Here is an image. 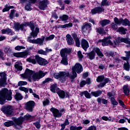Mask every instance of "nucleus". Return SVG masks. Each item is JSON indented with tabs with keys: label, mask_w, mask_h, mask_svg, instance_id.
<instances>
[{
	"label": "nucleus",
	"mask_w": 130,
	"mask_h": 130,
	"mask_svg": "<svg viewBox=\"0 0 130 130\" xmlns=\"http://www.w3.org/2000/svg\"><path fill=\"white\" fill-rule=\"evenodd\" d=\"M27 26H29L32 31V32H30V35L27 37L28 42H29V43H33L34 44H40V45H43L44 37L42 39L38 38L36 40L31 39H32V38H36V37H37V35H38V33H39V28L36 27V24H35L33 21L24 22L23 24H20V23H16L14 25V29L15 31H19V30L25 31L24 26L27 27Z\"/></svg>",
	"instance_id": "f257e3e1"
},
{
	"label": "nucleus",
	"mask_w": 130,
	"mask_h": 130,
	"mask_svg": "<svg viewBox=\"0 0 130 130\" xmlns=\"http://www.w3.org/2000/svg\"><path fill=\"white\" fill-rule=\"evenodd\" d=\"M67 77L70 78L71 80V82H74V80L76 79L77 77V72L72 70V72L70 74L69 72H59L55 78L59 79L61 83H64L67 80Z\"/></svg>",
	"instance_id": "f03ea898"
},
{
	"label": "nucleus",
	"mask_w": 130,
	"mask_h": 130,
	"mask_svg": "<svg viewBox=\"0 0 130 130\" xmlns=\"http://www.w3.org/2000/svg\"><path fill=\"white\" fill-rule=\"evenodd\" d=\"M12 90L3 88L0 91V104L3 105L6 103V100L11 101L12 99Z\"/></svg>",
	"instance_id": "7ed1b4c3"
},
{
	"label": "nucleus",
	"mask_w": 130,
	"mask_h": 130,
	"mask_svg": "<svg viewBox=\"0 0 130 130\" xmlns=\"http://www.w3.org/2000/svg\"><path fill=\"white\" fill-rule=\"evenodd\" d=\"M26 60L27 61H28V62H31L34 64H36V62H38L40 66H46V64H48V61H47L46 59L43 58L38 55H36L35 58H33V57H30L27 58Z\"/></svg>",
	"instance_id": "20e7f679"
},
{
	"label": "nucleus",
	"mask_w": 130,
	"mask_h": 130,
	"mask_svg": "<svg viewBox=\"0 0 130 130\" xmlns=\"http://www.w3.org/2000/svg\"><path fill=\"white\" fill-rule=\"evenodd\" d=\"M96 52V53H95ZM96 54L100 56V57H103L104 56V55L102 53V52L100 50V49L97 47H94L93 48V50L89 53H87L86 55L87 57L89 58V59H90V60H93L94 58H95V56Z\"/></svg>",
	"instance_id": "39448f33"
},
{
	"label": "nucleus",
	"mask_w": 130,
	"mask_h": 130,
	"mask_svg": "<svg viewBox=\"0 0 130 130\" xmlns=\"http://www.w3.org/2000/svg\"><path fill=\"white\" fill-rule=\"evenodd\" d=\"M30 118H32V116L30 115H29V114H27L24 117H20L17 119H15L14 120V121H15V124L14 125L15 127L17 128H19V127L22 128V124H23L24 120H28V119H30Z\"/></svg>",
	"instance_id": "423d86ee"
},
{
	"label": "nucleus",
	"mask_w": 130,
	"mask_h": 130,
	"mask_svg": "<svg viewBox=\"0 0 130 130\" xmlns=\"http://www.w3.org/2000/svg\"><path fill=\"white\" fill-rule=\"evenodd\" d=\"M47 74V72H43V71L40 70L39 72L34 73L32 76V79L34 82L39 81L40 79H42Z\"/></svg>",
	"instance_id": "0eeeda50"
},
{
	"label": "nucleus",
	"mask_w": 130,
	"mask_h": 130,
	"mask_svg": "<svg viewBox=\"0 0 130 130\" xmlns=\"http://www.w3.org/2000/svg\"><path fill=\"white\" fill-rule=\"evenodd\" d=\"M114 21L117 25H121L122 24L123 26H130L129 21L126 18L123 20L122 18L118 19L117 17H115L114 18Z\"/></svg>",
	"instance_id": "6e6552de"
},
{
	"label": "nucleus",
	"mask_w": 130,
	"mask_h": 130,
	"mask_svg": "<svg viewBox=\"0 0 130 130\" xmlns=\"http://www.w3.org/2000/svg\"><path fill=\"white\" fill-rule=\"evenodd\" d=\"M92 26L91 23L85 22L81 27V30L83 34L89 33V31L91 30Z\"/></svg>",
	"instance_id": "1a4fd4ad"
},
{
	"label": "nucleus",
	"mask_w": 130,
	"mask_h": 130,
	"mask_svg": "<svg viewBox=\"0 0 130 130\" xmlns=\"http://www.w3.org/2000/svg\"><path fill=\"white\" fill-rule=\"evenodd\" d=\"M2 111L5 114L12 115V114H13V108L12 106H4L2 108Z\"/></svg>",
	"instance_id": "9d476101"
},
{
	"label": "nucleus",
	"mask_w": 130,
	"mask_h": 130,
	"mask_svg": "<svg viewBox=\"0 0 130 130\" xmlns=\"http://www.w3.org/2000/svg\"><path fill=\"white\" fill-rule=\"evenodd\" d=\"M34 106H35V102L33 101H29L26 103L25 108L27 110V111L32 112V111H33Z\"/></svg>",
	"instance_id": "9b49d317"
},
{
	"label": "nucleus",
	"mask_w": 130,
	"mask_h": 130,
	"mask_svg": "<svg viewBox=\"0 0 130 130\" xmlns=\"http://www.w3.org/2000/svg\"><path fill=\"white\" fill-rule=\"evenodd\" d=\"M71 52L72 49L70 48H65L60 50V54L61 57H68V54L71 53Z\"/></svg>",
	"instance_id": "f8f14e48"
},
{
	"label": "nucleus",
	"mask_w": 130,
	"mask_h": 130,
	"mask_svg": "<svg viewBox=\"0 0 130 130\" xmlns=\"http://www.w3.org/2000/svg\"><path fill=\"white\" fill-rule=\"evenodd\" d=\"M104 11H105L104 8L102 7H98L92 9L91 13L92 15H95L96 14H101V13H103Z\"/></svg>",
	"instance_id": "ddd939ff"
},
{
	"label": "nucleus",
	"mask_w": 130,
	"mask_h": 130,
	"mask_svg": "<svg viewBox=\"0 0 130 130\" xmlns=\"http://www.w3.org/2000/svg\"><path fill=\"white\" fill-rule=\"evenodd\" d=\"M72 70L74 72H76L77 74H81L83 72V66L79 63H77L74 67H72Z\"/></svg>",
	"instance_id": "4468645a"
},
{
	"label": "nucleus",
	"mask_w": 130,
	"mask_h": 130,
	"mask_svg": "<svg viewBox=\"0 0 130 130\" xmlns=\"http://www.w3.org/2000/svg\"><path fill=\"white\" fill-rule=\"evenodd\" d=\"M49 4V2H48V0H43L41 2H40L39 4V9L40 10H42L43 11H44L46 8H47V5Z\"/></svg>",
	"instance_id": "2eb2a0df"
},
{
	"label": "nucleus",
	"mask_w": 130,
	"mask_h": 130,
	"mask_svg": "<svg viewBox=\"0 0 130 130\" xmlns=\"http://www.w3.org/2000/svg\"><path fill=\"white\" fill-rule=\"evenodd\" d=\"M34 74V72L29 69H26L25 73L21 75L22 78L27 79L28 78H31V76Z\"/></svg>",
	"instance_id": "dca6fc26"
},
{
	"label": "nucleus",
	"mask_w": 130,
	"mask_h": 130,
	"mask_svg": "<svg viewBox=\"0 0 130 130\" xmlns=\"http://www.w3.org/2000/svg\"><path fill=\"white\" fill-rule=\"evenodd\" d=\"M14 56L15 57H23V58H26L28 55H29L28 51H25L22 52H18V53H14Z\"/></svg>",
	"instance_id": "f3484780"
},
{
	"label": "nucleus",
	"mask_w": 130,
	"mask_h": 130,
	"mask_svg": "<svg viewBox=\"0 0 130 130\" xmlns=\"http://www.w3.org/2000/svg\"><path fill=\"white\" fill-rule=\"evenodd\" d=\"M0 86L1 87H4L5 86V83H6V80H7V75L5 72L0 73Z\"/></svg>",
	"instance_id": "a211bd4d"
},
{
	"label": "nucleus",
	"mask_w": 130,
	"mask_h": 130,
	"mask_svg": "<svg viewBox=\"0 0 130 130\" xmlns=\"http://www.w3.org/2000/svg\"><path fill=\"white\" fill-rule=\"evenodd\" d=\"M50 111L52 112L54 117H61L62 115V114L59 112V111L56 108H51L50 109Z\"/></svg>",
	"instance_id": "6ab92c4d"
},
{
	"label": "nucleus",
	"mask_w": 130,
	"mask_h": 130,
	"mask_svg": "<svg viewBox=\"0 0 130 130\" xmlns=\"http://www.w3.org/2000/svg\"><path fill=\"white\" fill-rule=\"evenodd\" d=\"M15 119H18L17 118H13V121H9L5 122L4 123V125L5 126H7V127H9V126H12V125H13V127L14 128H16L17 129H21V127L17 128L16 126H15V124H16V122L15 121Z\"/></svg>",
	"instance_id": "aec40b11"
},
{
	"label": "nucleus",
	"mask_w": 130,
	"mask_h": 130,
	"mask_svg": "<svg viewBox=\"0 0 130 130\" xmlns=\"http://www.w3.org/2000/svg\"><path fill=\"white\" fill-rule=\"evenodd\" d=\"M57 94H58L59 97L61 98V99H64V98H68L70 96V94L69 92H64L63 90H59L57 92Z\"/></svg>",
	"instance_id": "412c9836"
},
{
	"label": "nucleus",
	"mask_w": 130,
	"mask_h": 130,
	"mask_svg": "<svg viewBox=\"0 0 130 130\" xmlns=\"http://www.w3.org/2000/svg\"><path fill=\"white\" fill-rule=\"evenodd\" d=\"M66 38L68 45H74L75 44V41L72 37V36H71L70 34H68L66 36Z\"/></svg>",
	"instance_id": "4be33fe9"
},
{
	"label": "nucleus",
	"mask_w": 130,
	"mask_h": 130,
	"mask_svg": "<svg viewBox=\"0 0 130 130\" xmlns=\"http://www.w3.org/2000/svg\"><path fill=\"white\" fill-rule=\"evenodd\" d=\"M81 46L84 50H87L89 48V43L85 39H82L81 41Z\"/></svg>",
	"instance_id": "5701e85b"
},
{
	"label": "nucleus",
	"mask_w": 130,
	"mask_h": 130,
	"mask_svg": "<svg viewBox=\"0 0 130 130\" xmlns=\"http://www.w3.org/2000/svg\"><path fill=\"white\" fill-rule=\"evenodd\" d=\"M2 34H7L8 35H13V31L11 28L3 29L1 30Z\"/></svg>",
	"instance_id": "b1692460"
},
{
	"label": "nucleus",
	"mask_w": 130,
	"mask_h": 130,
	"mask_svg": "<svg viewBox=\"0 0 130 130\" xmlns=\"http://www.w3.org/2000/svg\"><path fill=\"white\" fill-rule=\"evenodd\" d=\"M124 53H125V57L122 56L121 57V59H123V60H125L126 61H128L129 60L130 58V50L125 51Z\"/></svg>",
	"instance_id": "393cba45"
},
{
	"label": "nucleus",
	"mask_w": 130,
	"mask_h": 130,
	"mask_svg": "<svg viewBox=\"0 0 130 130\" xmlns=\"http://www.w3.org/2000/svg\"><path fill=\"white\" fill-rule=\"evenodd\" d=\"M129 87H128V85H125L123 86V92L126 96H128L129 95Z\"/></svg>",
	"instance_id": "a878e982"
},
{
	"label": "nucleus",
	"mask_w": 130,
	"mask_h": 130,
	"mask_svg": "<svg viewBox=\"0 0 130 130\" xmlns=\"http://www.w3.org/2000/svg\"><path fill=\"white\" fill-rule=\"evenodd\" d=\"M14 68L16 69L17 71H22L23 67H22V63L20 61H17L15 62Z\"/></svg>",
	"instance_id": "bb28decb"
},
{
	"label": "nucleus",
	"mask_w": 130,
	"mask_h": 130,
	"mask_svg": "<svg viewBox=\"0 0 130 130\" xmlns=\"http://www.w3.org/2000/svg\"><path fill=\"white\" fill-rule=\"evenodd\" d=\"M91 94L94 97H99L102 95V90H98L95 91H92Z\"/></svg>",
	"instance_id": "cd10ccee"
},
{
	"label": "nucleus",
	"mask_w": 130,
	"mask_h": 130,
	"mask_svg": "<svg viewBox=\"0 0 130 130\" xmlns=\"http://www.w3.org/2000/svg\"><path fill=\"white\" fill-rule=\"evenodd\" d=\"M70 27H73V23L72 22L64 25H59L58 26V28H63V29H65V28H70Z\"/></svg>",
	"instance_id": "c85d7f7f"
},
{
	"label": "nucleus",
	"mask_w": 130,
	"mask_h": 130,
	"mask_svg": "<svg viewBox=\"0 0 130 130\" xmlns=\"http://www.w3.org/2000/svg\"><path fill=\"white\" fill-rule=\"evenodd\" d=\"M109 23H110V20L108 19H105L100 22V23L102 26V27H104L106 26V25H108Z\"/></svg>",
	"instance_id": "c756f323"
},
{
	"label": "nucleus",
	"mask_w": 130,
	"mask_h": 130,
	"mask_svg": "<svg viewBox=\"0 0 130 130\" xmlns=\"http://www.w3.org/2000/svg\"><path fill=\"white\" fill-rule=\"evenodd\" d=\"M58 88H57V84H54L50 86V91L52 92V93H56V90H57Z\"/></svg>",
	"instance_id": "7c9ffc66"
},
{
	"label": "nucleus",
	"mask_w": 130,
	"mask_h": 130,
	"mask_svg": "<svg viewBox=\"0 0 130 130\" xmlns=\"http://www.w3.org/2000/svg\"><path fill=\"white\" fill-rule=\"evenodd\" d=\"M80 95L81 96H84V95L86 98H87L88 99H91V95H90V93L88 92L87 91H84L83 92H81Z\"/></svg>",
	"instance_id": "2f4dec72"
},
{
	"label": "nucleus",
	"mask_w": 130,
	"mask_h": 130,
	"mask_svg": "<svg viewBox=\"0 0 130 130\" xmlns=\"http://www.w3.org/2000/svg\"><path fill=\"white\" fill-rule=\"evenodd\" d=\"M14 98L16 100H22L23 99V96L19 92H17L14 95Z\"/></svg>",
	"instance_id": "473e14b6"
},
{
	"label": "nucleus",
	"mask_w": 130,
	"mask_h": 130,
	"mask_svg": "<svg viewBox=\"0 0 130 130\" xmlns=\"http://www.w3.org/2000/svg\"><path fill=\"white\" fill-rule=\"evenodd\" d=\"M61 63L64 64V66H68V57H62V60H61Z\"/></svg>",
	"instance_id": "72a5a7b5"
},
{
	"label": "nucleus",
	"mask_w": 130,
	"mask_h": 130,
	"mask_svg": "<svg viewBox=\"0 0 130 130\" xmlns=\"http://www.w3.org/2000/svg\"><path fill=\"white\" fill-rule=\"evenodd\" d=\"M53 81V79H52V78H47L45 79L44 81H43L42 82V84L45 85V84H46L47 83H49V82H52Z\"/></svg>",
	"instance_id": "f704fd0d"
},
{
	"label": "nucleus",
	"mask_w": 130,
	"mask_h": 130,
	"mask_svg": "<svg viewBox=\"0 0 130 130\" xmlns=\"http://www.w3.org/2000/svg\"><path fill=\"white\" fill-rule=\"evenodd\" d=\"M59 19L62 21H67V20H69V16L67 15H63L59 17Z\"/></svg>",
	"instance_id": "c9c22d12"
},
{
	"label": "nucleus",
	"mask_w": 130,
	"mask_h": 130,
	"mask_svg": "<svg viewBox=\"0 0 130 130\" xmlns=\"http://www.w3.org/2000/svg\"><path fill=\"white\" fill-rule=\"evenodd\" d=\"M83 128V127L80 126H71L70 127V130H81Z\"/></svg>",
	"instance_id": "e433bc0d"
},
{
	"label": "nucleus",
	"mask_w": 130,
	"mask_h": 130,
	"mask_svg": "<svg viewBox=\"0 0 130 130\" xmlns=\"http://www.w3.org/2000/svg\"><path fill=\"white\" fill-rule=\"evenodd\" d=\"M19 90H20V91H23V92H25V94H27V93L29 92V89L22 86L19 87Z\"/></svg>",
	"instance_id": "4c0bfd02"
},
{
	"label": "nucleus",
	"mask_w": 130,
	"mask_h": 130,
	"mask_svg": "<svg viewBox=\"0 0 130 130\" xmlns=\"http://www.w3.org/2000/svg\"><path fill=\"white\" fill-rule=\"evenodd\" d=\"M123 68L125 71H129V63L127 61V63H125L123 65Z\"/></svg>",
	"instance_id": "58836bf2"
},
{
	"label": "nucleus",
	"mask_w": 130,
	"mask_h": 130,
	"mask_svg": "<svg viewBox=\"0 0 130 130\" xmlns=\"http://www.w3.org/2000/svg\"><path fill=\"white\" fill-rule=\"evenodd\" d=\"M110 100L113 105H118V103L114 99V98H111Z\"/></svg>",
	"instance_id": "ea45409f"
},
{
	"label": "nucleus",
	"mask_w": 130,
	"mask_h": 130,
	"mask_svg": "<svg viewBox=\"0 0 130 130\" xmlns=\"http://www.w3.org/2000/svg\"><path fill=\"white\" fill-rule=\"evenodd\" d=\"M105 79V77L103 75H101L99 77H98L97 79H96V81L97 82H102L103 81V80H104Z\"/></svg>",
	"instance_id": "a19ab883"
},
{
	"label": "nucleus",
	"mask_w": 130,
	"mask_h": 130,
	"mask_svg": "<svg viewBox=\"0 0 130 130\" xmlns=\"http://www.w3.org/2000/svg\"><path fill=\"white\" fill-rule=\"evenodd\" d=\"M49 103H50V101L48 99H46L43 102V106L45 107L47 105H49Z\"/></svg>",
	"instance_id": "79ce46f5"
},
{
	"label": "nucleus",
	"mask_w": 130,
	"mask_h": 130,
	"mask_svg": "<svg viewBox=\"0 0 130 130\" xmlns=\"http://www.w3.org/2000/svg\"><path fill=\"white\" fill-rule=\"evenodd\" d=\"M27 84H28V83L26 81H20L18 82V86L20 87L21 86H25V85H27Z\"/></svg>",
	"instance_id": "37998d69"
},
{
	"label": "nucleus",
	"mask_w": 130,
	"mask_h": 130,
	"mask_svg": "<svg viewBox=\"0 0 130 130\" xmlns=\"http://www.w3.org/2000/svg\"><path fill=\"white\" fill-rule=\"evenodd\" d=\"M25 9L26 11H31L32 10V8H31V3H28L25 6Z\"/></svg>",
	"instance_id": "c03bdc74"
},
{
	"label": "nucleus",
	"mask_w": 130,
	"mask_h": 130,
	"mask_svg": "<svg viewBox=\"0 0 130 130\" xmlns=\"http://www.w3.org/2000/svg\"><path fill=\"white\" fill-rule=\"evenodd\" d=\"M111 28L113 29V30H116L118 28L117 24H116V23H112L111 24Z\"/></svg>",
	"instance_id": "a18cd8bd"
},
{
	"label": "nucleus",
	"mask_w": 130,
	"mask_h": 130,
	"mask_svg": "<svg viewBox=\"0 0 130 130\" xmlns=\"http://www.w3.org/2000/svg\"><path fill=\"white\" fill-rule=\"evenodd\" d=\"M125 30L126 29L123 28V27L119 28V32H121V34H123V35L126 34V32H125Z\"/></svg>",
	"instance_id": "49530a36"
},
{
	"label": "nucleus",
	"mask_w": 130,
	"mask_h": 130,
	"mask_svg": "<svg viewBox=\"0 0 130 130\" xmlns=\"http://www.w3.org/2000/svg\"><path fill=\"white\" fill-rule=\"evenodd\" d=\"M26 48L24 46H17L15 47V50L20 51L21 49H25Z\"/></svg>",
	"instance_id": "de8ad7c7"
},
{
	"label": "nucleus",
	"mask_w": 130,
	"mask_h": 130,
	"mask_svg": "<svg viewBox=\"0 0 130 130\" xmlns=\"http://www.w3.org/2000/svg\"><path fill=\"white\" fill-rule=\"evenodd\" d=\"M75 42V44L77 47H80V45L81 44V42H80V39H76L74 40Z\"/></svg>",
	"instance_id": "09e8293b"
},
{
	"label": "nucleus",
	"mask_w": 130,
	"mask_h": 130,
	"mask_svg": "<svg viewBox=\"0 0 130 130\" xmlns=\"http://www.w3.org/2000/svg\"><path fill=\"white\" fill-rule=\"evenodd\" d=\"M34 125L37 127V128H40L41 127V125L40 124V122L38 121L34 123Z\"/></svg>",
	"instance_id": "8fccbe9b"
},
{
	"label": "nucleus",
	"mask_w": 130,
	"mask_h": 130,
	"mask_svg": "<svg viewBox=\"0 0 130 130\" xmlns=\"http://www.w3.org/2000/svg\"><path fill=\"white\" fill-rule=\"evenodd\" d=\"M96 32H98V33H99V34H103V33H104V29L100 27L97 29Z\"/></svg>",
	"instance_id": "3c124183"
},
{
	"label": "nucleus",
	"mask_w": 130,
	"mask_h": 130,
	"mask_svg": "<svg viewBox=\"0 0 130 130\" xmlns=\"http://www.w3.org/2000/svg\"><path fill=\"white\" fill-rule=\"evenodd\" d=\"M53 38H54V35H51L49 37H47L45 39V41H49L50 40H52V39H53Z\"/></svg>",
	"instance_id": "603ef678"
},
{
	"label": "nucleus",
	"mask_w": 130,
	"mask_h": 130,
	"mask_svg": "<svg viewBox=\"0 0 130 130\" xmlns=\"http://www.w3.org/2000/svg\"><path fill=\"white\" fill-rule=\"evenodd\" d=\"M14 14H15V10H12L9 16L10 19H14Z\"/></svg>",
	"instance_id": "864d4df0"
},
{
	"label": "nucleus",
	"mask_w": 130,
	"mask_h": 130,
	"mask_svg": "<svg viewBox=\"0 0 130 130\" xmlns=\"http://www.w3.org/2000/svg\"><path fill=\"white\" fill-rule=\"evenodd\" d=\"M5 52L6 53H11L12 52V49L10 48H5L4 49Z\"/></svg>",
	"instance_id": "5fc2aeb1"
},
{
	"label": "nucleus",
	"mask_w": 130,
	"mask_h": 130,
	"mask_svg": "<svg viewBox=\"0 0 130 130\" xmlns=\"http://www.w3.org/2000/svg\"><path fill=\"white\" fill-rule=\"evenodd\" d=\"M10 11V7H8V5L5 6V8L3 9V13L5 12H9Z\"/></svg>",
	"instance_id": "6e6d98bb"
},
{
	"label": "nucleus",
	"mask_w": 130,
	"mask_h": 130,
	"mask_svg": "<svg viewBox=\"0 0 130 130\" xmlns=\"http://www.w3.org/2000/svg\"><path fill=\"white\" fill-rule=\"evenodd\" d=\"M72 36L74 40L79 39V38H78V35H77V34H76L75 32L72 33Z\"/></svg>",
	"instance_id": "4d7b16f0"
},
{
	"label": "nucleus",
	"mask_w": 130,
	"mask_h": 130,
	"mask_svg": "<svg viewBox=\"0 0 130 130\" xmlns=\"http://www.w3.org/2000/svg\"><path fill=\"white\" fill-rule=\"evenodd\" d=\"M38 52L39 54L46 55V52H45V51H43V50H39Z\"/></svg>",
	"instance_id": "13d9d810"
},
{
	"label": "nucleus",
	"mask_w": 130,
	"mask_h": 130,
	"mask_svg": "<svg viewBox=\"0 0 130 130\" xmlns=\"http://www.w3.org/2000/svg\"><path fill=\"white\" fill-rule=\"evenodd\" d=\"M107 96H108V97L110 99L113 98V97H114V94H113V93L111 92H109L107 93Z\"/></svg>",
	"instance_id": "bf43d9fd"
},
{
	"label": "nucleus",
	"mask_w": 130,
	"mask_h": 130,
	"mask_svg": "<svg viewBox=\"0 0 130 130\" xmlns=\"http://www.w3.org/2000/svg\"><path fill=\"white\" fill-rule=\"evenodd\" d=\"M86 84H87L86 83V81L83 80L80 82V86L81 87V88H83V87H84V86H85Z\"/></svg>",
	"instance_id": "052dcab7"
},
{
	"label": "nucleus",
	"mask_w": 130,
	"mask_h": 130,
	"mask_svg": "<svg viewBox=\"0 0 130 130\" xmlns=\"http://www.w3.org/2000/svg\"><path fill=\"white\" fill-rule=\"evenodd\" d=\"M101 5L102 6H108V3H107V0H103Z\"/></svg>",
	"instance_id": "680f3d73"
},
{
	"label": "nucleus",
	"mask_w": 130,
	"mask_h": 130,
	"mask_svg": "<svg viewBox=\"0 0 130 130\" xmlns=\"http://www.w3.org/2000/svg\"><path fill=\"white\" fill-rule=\"evenodd\" d=\"M118 103H119L120 105H121V106H122V107H124L125 106V105H124V103H123V102L122 101H121V100L118 99Z\"/></svg>",
	"instance_id": "e2e57ef3"
},
{
	"label": "nucleus",
	"mask_w": 130,
	"mask_h": 130,
	"mask_svg": "<svg viewBox=\"0 0 130 130\" xmlns=\"http://www.w3.org/2000/svg\"><path fill=\"white\" fill-rule=\"evenodd\" d=\"M83 124H89L90 123V120L86 119L83 120L82 122Z\"/></svg>",
	"instance_id": "0e129e2a"
},
{
	"label": "nucleus",
	"mask_w": 130,
	"mask_h": 130,
	"mask_svg": "<svg viewBox=\"0 0 130 130\" xmlns=\"http://www.w3.org/2000/svg\"><path fill=\"white\" fill-rule=\"evenodd\" d=\"M77 54L79 58H83V54H82V52H81V51H79Z\"/></svg>",
	"instance_id": "69168bd1"
},
{
	"label": "nucleus",
	"mask_w": 130,
	"mask_h": 130,
	"mask_svg": "<svg viewBox=\"0 0 130 130\" xmlns=\"http://www.w3.org/2000/svg\"><path fill=\"white\" fill-rule=\"evenodd\" d=\"M102 102L103 103V104H107V103H108V101H107V100H105L104 99H102Z\"/></svg>",
	"instance_id": "338daca9"
},
{
	"label": "nucleus",
	"mask_w": 130,
	"mask_h": 130,
	"mask_svg": "<svg viewBox=\"0 0 130 130\" xmlns=\"http://www.w3.org/2000/svg\"><path fill=\"white\" fill-rule=\"evenodd\" d=\"M124 79L125 81H130V77L128 76H126L124 77Z\"/></svg>",
	"instance_id": "774afa93"
}]
</instances>
